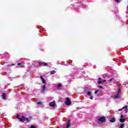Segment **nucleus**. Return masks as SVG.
<instances>
[{"mask_svg": "<svg viewBox=\"0 0 128 128\" xmlns=\"http://www.w3.org/2000/svg\"><path fill=\"white\" fill-rule=\"evenodd\" d=\"M20 114H17L16 118L19 120L20 122H24L25 120L28 122H30V119L28 118H26L24 117V116H22L20 118Z\"/></svg>", "mask_w": 128, "mask_h": 128, "instance_id": "1", "label": "nucleus"}, {"mask_svg": "<svg viewBox=\"0 0 128 128\" xmlns=\"http://www.w3.org/2000/svg\"><path fill=\"white\" fill-rule=\"evenodd\" d=\"M114 98H120V90L119 89L116 91V94H114L113 96Z\"/></svg>", "mask_w": 128, "mask_h": 128, "instance_id": "2", "label": "nucleus"}, {"mask_svg": "<svg viewBox=\"0 0 128 128\" xmlns=\"http://www.w3.org/2000/svg\"><path fill=\"white\" fill-rule=\"evenodd\" d=\"M98 122H106V117H100L99 118L98 120Z\"/></svg>", "mask_w": 128, "mask_h": 128, "instance_id": "3", "label": "nucleus"}, {"mask_svg": "<svg viewBox=\"0 0 128 128\" xmlns=\"http://www.w3.org/2000/svg\"><path fill=\"white\" fill-rule=\"evenodd\" d=\"M122 110H124L125 113L126 114V112H128V106H125L122 108L119 109L118 112H122Z\"/></svg>", "mask_w": 128, "mask_h": 128, "instance_id": "4", "label": "nucleus"}, {"mask_svg": "<svg viewBox=\"0 0 128 128\" xmlns=\"http://www.w3.org/2000/svg\"><path fill=\"white\" fill-rule=\"evenodd\" d=\"M72 104V101L70 100V98H66V106H70V104Z\"/></svg>", "mask_w": 128, "mask_h": 128, "instance_id": "5", "label": "nucleus"}, {"mask_svg": "<svg viewBox=\"0 0 128 128\" xmlns=\"http://www.w3.org/2000/svg\"><path fill=\"white\" fill-rule=\"evenodd\" d=\"M38 64L39 66H48V64L46 63H44L42 62H39Z\"/></svg>", "mask_w": 128, "mask_h": 128, "instance_id": "6", "label": "nucleus"}, {"mask_svg": "<svg viewBox=\"0 0 128 128\" xmlns=\"http://www.w3.org/2000/svg\"><path fill=\"white\" fill-rule=\"evenodd\" d=\"M120 120V122H126V118H124V116H121Z\"/></svg>", "mask_w": 128, "mask_h": 128, "instance_id": "7", "label": "nucleus"}, {"mask_svg": "<svg viewBox=\"0 0 128 128\" xmlns=\"http://www.w3.org/2000/svg\"><path fill=\"white\" fill-rule=\"evenodd\" d=\"M55 104H56V102H50V103L49 104V106H52V108L54 107Z\"/></svg>", "mask_w": 128, "mask_h": 128, "instance_id": "8", "label": "nucleus"}, {"mask_svg": "<svg viewBox=\"0 0 128 128\" xmlns=\"http://www.w3.org/2000/svg\"><path fill=\"white\" fill-rule=\"evenodd\" d=\"M70 126H72L70 120H68L66 128H68Z\"/></svg>", "mask_w": 128, "mask_h": 128, "instance_id": "9", "label": "nucleus"}, {"mask_svg": "<svg viewBox=\"0 0 128 128\" xmlns=\"http://www.w3.org/2000/svg\"><path fill=\"white\" fill-rule=\"evenodd\" d=\"M40 78H41L43 84H46V80L44 78H42V76H40Z\"/></svg>", "mask_w": 128, "mask_h": 128, "instance_id": "10", "label": "nucleus"}, {"mask_svg": "<svg viewBox=\"0 0 128 128\" xmlns=\"http://www.w3.org/2000/svg\"><path fill=\"white\" fill-rule=\"evenodd\" d=\"M104 82H106V80H104L103 81H98V84H104Z\"/></svg>", "mask_w": 128, "mask_h": 128, "instance_id": "11", "label": "nucleus"}, {"mask_svg": "<svg viewBox=\"0 0 128 128\" xmlns=\"http://www.w3.org/2000/svg\"><path fill=\"white\" fill-rule=\"evenodd\" d=\"M110 122H116V120L114 119V118H112L110 120Z\"/></svg>", "mask_w": 128, "mask_h": 128, "instance_id": "12", "label": "nucleus"}, {"mask_svg": "<svg viewBox=\"0 0 128 128\" xmlns=\"http://www.w3.org/2000/svg\"><path fill=\"white\" fill-rule=\"evenodd\" d=\"M50 74H56V71L55 70L51 71L50 72Z\"/></svg>", "mask_w": 128, "mask_h": 128, "instance_id": "13", "label": "nucleus"}, {"mask_svg": "<svg viewBox=\"0 0 128 128\" xmlns=\"http://www.w3.org/2000/svg\"><path fill=\"white\" fill-rule=\"evenodd\" d=\"M46 90V85H44L42 89V92H44Z\"/></svg>", "mask_w": 128, "mask_h": 128, "instance_id": "14", "label": "nucleus"}, {"mask_svg": "<svg viewBox=\"0 0 128 128\" xmlns=\"http://www.w3.org/2000/svg\"><path fill=\"white\" fill-rule=\"evenodd\" d=\"M86 94H87L88 96H92V92H86Z\"/></svg>", "mask_w": 128, "mask_h": 128, "instance_id": "15", "label": "nucleus"}, {"mask_svg": "<svg viewBox=\"0 0 128 128\" xmlns=\"http://www.w3.org/2000/svg\"><path fill=\"white\" fill-rule=\"evenodd\" d=\"M6 94L4 93L3 94H2V98L4 100H6Z\"/></svg>", "mask_w": 128, "mask_h": 128, "instance_id": "16", "label": "nucleus"}, {"mask_svg": "<svg viewBox=\"0 0 128 128\" xmlns=\"http://www.w3.org/2000/svg\"><path fill=\"white\" fill-rule=\"evenodd\" d=\"M57 88H62V84H58Z\"/></svg>", "mask_w": 128, "mask_h": 128, "instance_id": "17", "label": "nucleus"}, {"mask_svg": "<svg viewBox=\"0 0 128 128\" xmlns=\"http://www.w3.org/2000/svg\"><path fill=\"white\" fill-rule=\"evenodd\" d=\"M124 124H122L120 125V128H124Z\"/></svg>", "mask_w": 128, "mask_h": 128, "instance_id": "18", "label": "nucleus"}, {"mask_svg": "<svg viewBox=\"0 0 128 128\" xmlns=\"http://www.w3.org/2000/svg\"><path fill=\"white\" fill-rule=\"evenodd\" d=\"M30 128H36V126H34V125L31 126Z\"/></svg>", "mask_w": 128, "mask_h": 128, "instance_id": "19", "label": "nucleus"}, {"mask_svg": "<svg viewBox=\"0 0 128 128\" xmlns=\"http://www.w3.org/2000/svg\"><path fill=\"white\" fill-rule=\"evenodd\" d=\"M112 80H114V78H112L111 79H110L109 80V82H112Z\"/></svg>", "mask_w": 128, "mask_h": 128, "instance_id": "20", "label": "nucleus"}, {"mask_svg": "<svg viewBox=\"0 0 128 128\" xmlns=\"http://www.w3.org/2000/svg\"><path fill=\"white\" fill-rule=\"evenodd\" d=\"M18 66H20V68H22V65L21 64H20V63H18Z\"/></svg>", "mask_w": 128, "mask_h": 128, "instance_id": "21", "label": "nucleus"}, {"mask_svg": "<svg viewBox=\"0 0 128 128\" xmlns=\"http://www.w3.org/2000/svg\"><path fill=\"white\" fill-rule=\"evenodd\" d=\"M90 100H93L94 99V96H90Z\"/></svg>", "mask_w": 128, "mask_h": 128, "instance_id": "22", "label": "nucleus"}, {"mask_svg": "<svg viewBox=\"0 0 128 128\" xmlns=\"http://www.w3.org/2000/svg\"><path fill=\"white\" fill-rule=\"evenodd\" d=\"M37 104L40 106L42 104V102H38Z\"/></svg>", "mask_w": 128, "mask_h": 128, "instance_id": "23", "label": "nucleus"}, {"mask_svg": "<svg viewBox=\"0 0 128 128\" xmlns=\"http://www.w3.org/2000/svg\"><path fill=\"white\" fill-rule=\"evenodd\" d=\"M98 91L96 90L95 92H94V94H98Z\"/></svg>", "mask_w": 128, "mask_h": 128, "instance_id": "24", "label": "nucleus"}, {"mask_svg": "<svg viewBox=\"0 0 128 128\" xmlns=\"http://www.w3.org/2000/svg\"><path fill=\"white\" fill-rule=\"evenodd\" d=\"M99 88H102V86H98Z\"/></svg>", "mask_w": 128, "mask_h": 128, "instance_id": "25", "label": "nucleus"}, {"mask_svg": "<svg viewBox=\"0 0 128 128\" xmlns=\"http://www.w3.org/2000/svg\"><path fill=\"white\" fill-rule=\"evenodd\" d=\"M116 2H120V0H115Z\"/></svg>", "mask_w": 128, "mask_h": 128, "instance_id": "26", "label": "nucleus"}, {"mask_svg": "<svg viewBox=\"0 0 128 128\" xmlns=\"http://www.w3.org/2000/svg\"><path fill=\"white\" fill-rule=\"evenodd\" d=\"M98 80H102V78H98Z\"/></svg>", "mask_w": 128, "mask_h": 128, "instance_id": "27", "label": "nucleus"}]
</instances>
